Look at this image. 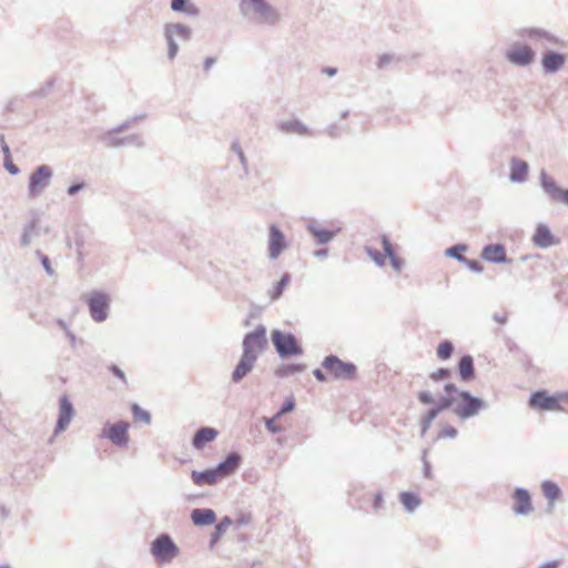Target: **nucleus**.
I'll return each instance as SVG.
<instances>
[{"label":"nucleus","mask_w":568,"mask_h":568,"mask_svg":"<svg viewBox=\"0 0 568 568\" xmlns=\"http://www.w3.org/2000/svg\"><path fill=\"white\" fill-rule=\"evenodd\" d=\"M59 416L55 425V433L63 432L74 416V408L67 395L60 397Z\"/></svg>","instance_id":"2eb2a0df"},{"label":"nucleus","mask_w":568,"mask_h":568,"mask_svg":"<svg viewBox=\"0 0 568 568\" xmlns=\"http://www.w3.org/2000/svg\"><path fill=\"white\" fill-rule=\"evenodd\" d=\"M240 464L241 455L235 452H232L225 457L224 460L219 463L214 468L219 477L222 479L233 474L239 468Z\"/></svg>","instance_id":"412c9836"},{"label":"nucleus","mask_w":568,"mask_h":568,"mask_svg":"<svg viewBox=\"0 0 568 568\" xmlns=\"http://www.w3.org/2000/svg\"><path fill=\"white\" fill-rule=\"evenodd\" d=\"M450 376V371L448 368H438L436 372H434L430 377L434 381H442Z\"/></svg>","instance_id":"5fc2aeb1"},{"label":"nucleus","mask_w":568,"mask_h":568,"mask_svg":"<svg viewBox=\"0 0 568 568\" xmlns=\"http://www.w3.org/2000/svg\"><path fill=\"white\" fill-rule=\"evenodd\" d=\"M171 9L174 12H183L191 17L199 14V9L194 4H190L186 0H171Z\"/></svg>","instance_id":"72a5a7b5"},{"label":"nucleus","mask_w":568,"mask_h":568,"mask_svg":"<svg viewBox=\"0 0 568 568\" xmlns=\"http://www.w3.org/2000/svg\"><path fill=\"white\" fill-rule=\"evenodd\" d=\"M529 405L542 410H561L559 398L548 395L545 390H537L530 395Z\"/></svg>","instance_id":"4468645a"},{"label":"nucleus","mask_w":568,"mask_h":568,"mask_svg":"<svg viewBox=\"0 0 568 568\" xmlns=\"http://www.w3.org/2000/svg\"><path fill=\"white\" fill-rule=\"evenodd\" d=\"M122 140L124 141L123 146L135 145V146L141 148L144 144L143 139L140 134H131V135L122 138Z\"/></svg>","instance_id":"a18cd8bd"},{"label":"nucleus","mask_w":568,"mask_h":568,"mask_svg":"<svg viewBox=\"0 0 568 568\" xmlns=\"http://www.w3.org/2000/svg\"><path fill=\"white\" fill-rule=\"evenodd\" d=\"M458 373L463 382H470L475 378L474 359L470 355H464L458 362Z\"/></svg>","instance_id":"cd10ccee"},{"label":"nucleus","mask_w":568,"mask_h":568,"mask_svg":"<svg viewBox=\"0 0 568 568\" xmlns=\"http://www.w3.org/2000/svg\"><path fill=\"white\" fill-rule=\"evenodd\" d=\"M481 257L494 264L509 263L507 258L506 248L503 244H488L483 247Z\"/></svg>","instance_id":"a211bd4d"},{"label":"nucleus","mask_w":568,"mask_h":568,"mask_svg":"<svg viewBox=\"0 0 568 568\" xmlns=\"http://www.w3.org/2000/svg\"><path fill=\"white\" fill-rule=\"evenodd\" d=\"M444 389L449 396H455L456 398H458L459 394L464 392L458 389L456 385L452 383L445 384Z\"/></svg>","instance_id":"4d7b16f0"},{"label":"nucleus","mask_w":568,"mask_h":568,"mask_svg":"<svg viewBox=\"0 0 568 568\" xmlns=\"http://www.w3.org/2000/svg\"><path fill=\"white\" fill-rule=\"evenodd\" d=\"M131 410L135 422H143L145 424L151 423V414L148 410L141 408L138 404H133Z\"/></svg>","instance_id":"ea45409f"},{"label":"nucleus","mask_w":568,"mask_h":568,"mask_svg":"<svg viewBox=\"0 0 568 568\" xmlns=\"http://www.w3.org/2000/svg\"><path fill=\"white\" fill-rule=\"evenodd\" d=\"M110 301V296L100 291H93L88 294L87 303L94 322L102 323L108 318Z\"/></svg>","instance_id":"6e6552de"},{"label":"nucleus","mask_w":568,"mask_h":568,"mask_svg":"<svg viewBox=\"0 0 568 568\" xmlns=\"http://www.w3.org/2000/svg\"><path fill=\"white\" fill-rule=\"evenodd\" d=\"M456 405V397L455 396H443L437 405L433 407L438 414L445 409H448L449 407H453Z\"/></svg>","instance_id":"37998d69"},{"label":"nucleus","mask_w":568,"mask_h":568,"mask_svg":"<svg viewBox=\"0 0 568 568\" xmlns=\"http://www.w3.org/2000/svg\"><path fill=\"white\" fill-rule=\"evenodd\" d=\"M454 352V345L450 341H443L437 347V356L440 359H448Z\"/></svg>","instance_id":"a19ab883"},{"label":"nucleus","mask_w":568,"mask_h":568,"mask_svg":"<svg viewBox=\"0 0 568 568\" xmlns=\"http://www.w3.org/2000/svg\"><path fill=\"white\" fill-rule=\"evenodd\" d=\"M54 85V81L53 80H49L44 83L43 87H41L39 90L34 91L32 93L33 97H45L47 94H49V92L52 90Z\"/></svg>","instance_id":"de8ad7c7"},{"label":"nucleus","mask_w":568,"mask_h":568,"mask_svg":"<svg viewBox=\"0 0 568 568\" xmlns=\"http://www.w3.org/2000/svg\"><path fill=\"white\" fill-rule=\"evenodd\" d=\"M423 473L426 478H432V467L426 458L423 459Z\"/></svg>","instance_id":"0e129e2a"},{"label":"nucleus","mask_w":568,"mask_h":568,"mask_svg":"<svg viewBox=\"0 0 568 568\" xmlns=\"http://www.w3.org/2000/svg\"><path fill=\"white\" fill-rule=\"evenodd\" d=\"M513 498L515 504L513 506V511L517 516H527L532 511L531 497L527 489L525 488H516Z\"/></svg>","instance_id":"dca6fc26"},{"label":"nucleus","mask_w":568,"mask_h":568,"mask_svg":"<svg viewBox=\"0 0 568 568\" xmlns=\"http://www.w3.org/2000/svg\"><path fill=\"white\" fill-rule=\"evenodd\" d=\"M541 489L545 497L548 499L547 511L551 513L555 507V500L560 497L561 490L556 483L550 480L542 481Z\"/></svg>","instance_id":"c85d7f7f"},{"label":"nucleus","mask_w":568,"mask_h":568,"mask_svg":"<svg viewBox=\"0 0 568 568\" xmlns=\"http://www.w3.org/2000/svg\"><path fill=\"white\" fill-rule=\"evenodd\" d=\"M52 176L53 170L50 165L37 166L29 176L28 196L30 199L39 197L50 186Z\"/></svg>","instance_id":"7ed1b4c3"},{"label":"nucleus","mask_w":568,"mask_h":568,"mask_svg":"<svg viewBox=\"0 0 568 568\" xmlns=\"http://www.w3.org/2000/svg\"><path fill=\"white\" fill-rule=\"evenodd\" d=\"M418 399L423 404H432L434 402V398L432 394L428 390H422L418 393Z\"/></svg>","instance_id":"13d9d810"},{"label":"nucleus","mask_w":568,"mask_h":568,"mask_svg":"<svg viewBox=\"0 0 568 568\" xmlns=\"http://www.w3.org/2000/svg\"><path fill=\"white\" fill-rule=\"evenodd\" d=\"M133 125V122L130 119H128L126 121H124L123 123L116 125L115 128H113V130L118 133H121V132H124L125 130H128L129 128H131Z\"/></svg>","instance_id":"052dcab7"},{"label":"nucleus","mask_w":568,"mask_h":568,"mask_svg":"<svg viewBox=\"0 0 568 568\" xmlns=\"http://www.w3.org/2000/svg\"><path fill=\"white\" fill-rule=\"evenodd\" d=\"M232 525V519L227 516L223 517L220 523L215 526L214 531L211 534L210 538V548H213L214 545L221 539V537L225 534L227 528Z\"/></svg>","instance_id":"2f4dec72"},{"label":"nucleus","mask_w":568,"mask_h":568,"mask_svg":"<svg viewBox=\"0 0 568 568\" xmlns=\"http://www.w3.org/2000/svg\"><path fill=\"white\" fill-rule=\"evenodd\" d=\"M464 264L473 272L475 273H481L484 271L483 265L477 260H469L466 257V261H464Z\"/></svg>","instance_id":"603ef678"},{"label":"nucleus","mask_w":568,"mask_h":568,"mask_svg":"<svg viewBox=\"0 0 568 568\" xmlns=\"http://www.w3.org/2000/svg\"><path fill=\"white\" fill-rule=\"evenodd\" d=\"M365 252L375 262V264L377 266L385 265V256L379 251H377L371 246H365Z\"/></svg>","instance_id":"c03bdc74"},{"label":"nucleus","mask_w":568,"mask_h":568,"mask_svg":"<svg viewBox=\"0 0 568 568\" xmlns=\"http://www.w3.org/2000/svg\"><path fill=\"white\" fill-rule=\"evenodd\" d=\"M164 37L168 43V58L170 60H174L179 52V45L175 38L189 41L192 37V30L185 24L169 23L164 27Z\"/></svg>","instance_id":"0eeeda50"},{"label":"nucleus","mask_w":568,"mask_h":568,"mask_svg":"<svg viewBox=\"0 0 568 568\" xmlns=\"http://www.w3.org/2000/svg\"><path fill=\"white\" fill-rule=\"evenodd\" d=\"M37 255L40 257L41 264L43 268L45 270L48 275H53L54 271L51 266L50 260L47 255L42 254L40 251H37Z\"/></svg>","instance_id":"09e8293b"},{"label":"nucleus","mask_w":568,"mask_h":568,"mask_svg":"<svg viewBox=\"0 0 568 568\" xmlns=\"http://www.w3.org/2000/svg\"><path fill=\"white\" fill-rule=\"evenodd\" d=\"M128 429L129 423L120 420L109 427H104L101 436L109 438L118 447H124L129 442Z\"/></svg>","instance_id":"f8f14e48"},{"label":"nucleus","mask_w":568,"mask_h":568,"mask_svg":"<svg viewBox=\"0 0 568 568\" xmlns=\"http://www.w3.org/2000/svg\"><path fill=\"white\" fill-rule=\"evenodd\" d=\"M306 230L315 237L316 244L318 245L329 243L341 232V227L334 230L321 229L316 221L307 223Z\"/></svg>","instance_id":"6ab92c4d"},{"label":"nucleus","mask_w":568,"mask_h":568,"mask_svg":"<svg viewBox=\"0 0 568 568\" xmlns=\"http://www.w3.org/2000/svg\"><path fill=\"white\" fill-rule=\"evenodd\" d=\"M458 435V432L453 426H445L438 434L439 438H455Z\"/></svg>","instance_id":"3c124183"},{"label":"nucleus","mask_w":568,"mask_h":568,"mask_svg":"<svg viewBox=\"0 0 568 568\" xmlns=\"http://www.w3.org/2000/svg\"><path fill=\"white\" fill-rule=\"evenodd\" d=\"M151 552L159 562H170L180 549L170 535L161 534L151 544Z\"/></svg>","instance_id":"423d86ee"},{"label":"nucleus","mask_w":568,"mask_h":568,"mask_svg":"<svg viewBox=\"0 0 568 568\" xmlns=\"http://www.w3.org/2000/svg\"><path fill=\"white\" fill-rule=\"evenodd\" d=\"M383 250L385 252V256L389 258L392 267L399 272L403 267V261L395 254L393 245L389 239L386 235L382 236Z\"/></svg>","instance_id":"7c9ffc66"},{"label":"nucleus","mask_w":568,"mask_h":568,"mask_svg":"<svg viewBox=\"0 0 568 568\" xmlns=\"http://www.w3.org/2000/svg\"><path fill=\"white\" fill-rule=\"evenodd\" d=\"M294 407H295L294 398L293 397L286 398L284 404L282 405L281 409L275 415V418H277L286 413L292 412L294 409Z\"/></svg>","instance_id":"49530a36"},{"label":"nucleus","mask_w":568,"mask_h":568,"mask_svg":"<svg viewBox=\"0 0 568 568\" xmlns=\"http://www.w3.org/2000/svg\"><path fill=\"white\" fill-rule=\"evenodd\" d=\"M219 435V432L212 427L199 428L193 438L192 445L195 449H202L207 443L213 442Z\"/></svg>","instance_id":"b1692460"},{"label":"nucleus","mask_w":568,"mask_h":568,"mask_svg":"<svg viewBox=\"0 0 568 568\" xmlns=\"http://www.w3.org/2000/svg\"><path fill=\"white\" fill-rule=\"evenodd\" d=\"M382 504H383V495H382V493H377L373 500V508L375 510H378L382 507Z\"/></svg>","instance_id":"e2e57ef3"},{"label":"nucleus","mask_w":568,"mask_h":568,"mask_svg":"<svg viewBox=\"0 0 568 568\" xmlns=\"http://www.w3.org/2000/svg\"><path fill=\"white\" fill-rule=\"evenodd\" d=\"M257 354L242 353V356L232 372V381L240 383L254 367Z\"/></svg>","instance_id":"f3484780"},{"label":"nucleus","mask_w":568,"mask_h":568,"mask_svg":"<svg viewBox=\"0 0 568 568\" xmlns=\"http://www.w3.org/2000/svg\"><path fill=\"white\" fill-rule=\"evenodd\" d=\"M466 251H467V245L456 244V245L448 247L445 251V255L448 257L455 258L460 263H464V261H466V257L463 255V253Z\"/></svg>","instance_id":"e433bc0d"},{"label":"nucleus","mask_w":568,"mask_h":568,"mask_svg":"<svg viewBox=\"0 0 568 568\" xmlns=\"http://www.w3.org/2000/svg\"><path fill=\"white\" fill-rule=\"evenodd\" d=\"M322 366L335 378L352 381L356 376V365L351 362H343L336 355H328L322 362Z\"/></svg>","instance_id":"39448f33"},{"label":"nucleus","mask_w":568,"mask_h":568,"mask_svg":"<svg viewBox=\"0 0 568 568\" xmlns=\"http://www.w3.org/2000/svg\"><path fill=\"white\" fill-rule=\"evenodd\" d=\"M239 9L244 18L258 24L276 26L282 20L280 12L266 0H241Z\"/></svg>","instance_id":"f257e3e1"},{"label":"nucleus","mask_w":568,"mask_h":568,"mask_svg":"<svg viewBox=\"0 0 568 568\" xmlns=\"http://www.w3.org/2000/svg\"><path fill=\"white\" fill-rule=\"evenodd\" d=\"M326 132L332 138H337L341 135V129L336 124H332V125L327 126Z\"/></svg>","instance_id":"680f3d73"},{"label":"nucleus","mask_w":568,"mask_h":568,"mask_svg":"<svg viewBox=\"0 0 568 568\" xmlns=\"http://www.w3.org/2000/svg\"><path fill=\"white\" fill-rule=\"evenodd\" d=\"M313 375L314 377L318 381V382H326L327 378H326V375L322 372V369L320 368H316L313 371Z\"/></svg>","instance_id":"338daca9"},{"label":"nucleus","mask_w":568,"mask_h":568,"mask_svg":"<svg viewBox=\"0 0 568 568\" xmlns=\"http://www.w3.org/2000/svg\"><path fill=\"white\" fill-rule=\"evenodd\" d=\"M532 242L537 247L548 248L555 245V239L549 227L545 224H538L532 236Z\"/></svg>","instance_id":"393cba45"},{"label":"nucleus","mask_w":568,"mask_h":568,"mask_svg":"<svg viewBox=\"0 0 568 568\" xmlns=\"http://www.w3.org/2000/svg\"><path fill=\"white\" fill-rule=\"evenodd\" d=\"M507 60L518 67L529 65L535 60V52L525 44H515L506 52Z\"/></svg>","instance_id":"ddd939ff"},{"label":"nucleus","mask_w":568,"mask_h":568,"mask_svg":"<svg viewBox=\"0 0 568 568\" xmlns=\"http://www.w3.org/2000/svg\"><path fill=\"white\" fill-rule=\"evenodd\" d=\"M518 34L523 38H528L541 48H548L550 45H558L559 39L552 33L539 29V28H525L521 29Z\"/></svg>","instance_id":"9d476101"},{"label":"nucleus","mask_w":568,"mask_h":568,"mask_svg":"<svg viewBox=\"0 0 568 568\" xmlns=\"http://www.w3.org/2000/svg\"><path fill=\"white\" fill-rule=\"evenodd\" d=\"M438 416V413L432 407L427 414L422 418V432L420 435L425 436L434 419Z\"/></svg>","instance_id":"79ce46f5"},{"label":"nucleus","mask_w":568,"mask_h":568,"mask_svg":"<svg viewBox=\"0 0 568 568\" xmlns=\"http://www.w3.org/2000/svg\"><path fill=\"white\" fill-rule=\"evenodd\" d=\"M266 329L263 325H258L253 332L244 336L242 346L243 353L257 354V349H263L266 345Z\"/></svg>","instance_id":"9b49d317"},{"label":"nucleus","mask_w":568,"mask_h":568,"mask_svg":"<svg viewBox=\"0 0 568 568\" xmlns=\"http://www.w3.org/2000/svg\"><path fill=\"white\" fill-rule=\"evenodd\" d=\"M116 134L119 133L111 129L102 133L99 139L106 148H122L124 141L122 138H118Z\"/></svg>","instance_id":"f704fd0d"},{"label":"nucleus","mask_w":568,"mask_h":568,"mask_svg":"<svg viewBox=\"0 0 568 568\" xmlns=\"http://www.w3.org/2000/svg\"><path fill=\"white\" fill-rule=\"evenodd\" d=\"M191 478L197 486L215 485L221 479L214 467L203 471L192 470Z\"/></svg>","instance_id":"bb28decb"},{"label":"nucleus","mask_w":568,"mask_h":568,"mask_svg":"<svg viewBox=\"0 0 568 568\" xmlns=\"http://www.w3.org/2000/svg\"><path fill=\"white\" fill-rule=\"evenodd\" d=\"M305 369L304 364H286L280 367L276 372L278 377H287L295 373H301Z\"/></svg>","instance_id":"58836bf2"},{"label":"nucleus","mask_w":568,"mask_h":568,"mask_svg":"<svg viewBox=\"0 0 568 568\" xmlns=\"http://www.w3.org/2000/svg\"><path fill=\"white\" fill-rule=\"evenodd\" d=\"M291 281V276L288 273H284L281 277V280L275 284L273 291L271 292V298L277 300L282 296L283 291L288 285Z\"/></svg>","instance_id":"4c0bfd02"},{"label":"nucleus","mask_w":568,"mask_h":568,"mask_svg":"<svg viewBox=\"0 0 568 568\" xmlns=\"http://www.w3.org/2000/svg\"><path fill=\"white\" fill-rule=\"evenodd\" d=\"M38 234L37 232V220L28 223L22 232L20 243L22 246H28L32 242V239Z\"/></svg>","instance_id":"c9c22d12"},{"label":"nucleus","mask_w":568,"mask_h":568,"mask_svg":"<svg viewBox=\"0 0 568 568\" xmlns=\"http://www.w3.org/2000/svg\"><path fill=\"white\" fill-rule=\"evenodd\" d=\"M566 62V55L556 51H547L541 59V67L546 73H556Z\"/></svg>","instance_id":"aec40b11"},{"label":"nucleus","mask_w":568,"mask_h":568,"mask_svg":"<svg viewBox=\"0 0 568 568\" xmlns=\"http://www.w3.org/2000/svg\"><path fill=\"white\" fill-rule=\"evenodd\" d=\"M395 57L390 53H383L378 57L377 68L385 69L390 62H393Z\"/></svg>","instance_id":"8fccbe9b"},{"label":"nucleus","mask_w":568,"mask_h":568,"mask_svg":"<svg viewBox=\"0 0 568 568\" xmlns=\"http://www.w3.org/2000/svg\"><path fill=\"white\" fill-rule=\"evenodd\" d=\"M540 185L545 193H547L551 200L557 201L560 197L561 187L546 173L545 170L540 172Z\"/></svg>","instance_id":"c756f323"},{"label":"nucleus","mask_w":568,"mask_h":568,"mask_svg":"<svg viewBox=\"0 0 568 568\" xmlns=\"http://www.w3.org/2000/svg\"><path fill=\"white\" fill-rule=\"evenodd\" d=\"M190 517L193 525L199 527L212 525L216 520L215 511L210 508H194Z\"/></svg>","instance_id":"5701e85b"},{"label":"nucleus","mask_w":568,"mask_h":568,"mask_svg":"<svg viewBox=\"0 0 568 568\" xmlns=\"http://www.w3.org/2000/svg\"><path fill=\"white\" fill-rule=\"evenodd\" d=\"M287 248L284 233L276 224L268 226V257L276 260Z\"/></svg>","instance_id":"1a4fd4ad"},{"label":"nucleus","mask_w":568,"mask_h":568,"mask_svg":"<svg viewBox=\"0 0 568 568\" xmlns=\"http://www.w3.org/2000/svg\"><path fill=\"white\" fill-rule=\"evenodd\" d=\"M109 371L115 376L118 377L124 385H126V377H125V374L124 372L116 365L112 364L109 366Z\"/></svg>","instance_id":"864d4df0"},{"label":"nucleus","mask_w":568,"mask_h":568,"mask_svg":"<svg viewBox=\"0 0 568 568\" xmlns=\"http://www.w3.org/2000/svg\"><path fill=\"white\" fill-rule=\"evenodd\" d=\"M529 165L526 161L513 158L510 161L509 180L513 183H523L527 180Z\"/></svg>","instance_id":"4be33fe9"},{"label":"nucleus","mask_w":568,"mask_h":568,"mask_svg":"<svg viewBox=\"0 0 568 568\" xmlns=\"http://www.w3.org/2000/svg\"><path fill=\"white\" fill-rule=\"evenodd\" d=\"M3 165L6 170L12 175H17L20 172L19 168L12 162L11 156L4 158Z\"/></svg>","instance_id":"6e6d98bb"},{"label":"nucleus","mask_w":568,"mask_h":568,"mask_svg":"<svg viewBox=\"0 0 568 568\" xmlns=\"http://www.w3.org/2000/svg\"><path fill=\"white\" fill-rule=\"evenodd\" d=\"M276 126L285 134L307 135L310 133L308 128L297 119L278 121Z\"/></svg>","instance_id":"a878e982"},{"label":"nucleus","mask_w":568,"mask_h":568,"mask_svg":"<svg viewBox=\"0 0 568 568\" xmlns=\"http://www.w3.org/2000/svg\"><path fill=\"white\" fill-rule=\"evenodd\" d=\"M274 419H275V416L273 418H270L266 420L265 425H266V428L271 432V433H278L280 432V428L276 427L274 425Z\"/></svg>","instance_id":"69168bd1"},{"label":"nucleus","mask_w":568,"mask_h":568,"mask_svg":"<svg viewBox=\"0 0 568 568\" xmlns=\"http://www.w3.org/2000/svg\"><path fill=\"white\" fill-rule=\"evenodd\" d=\"M487 404L484 399L474 396L470 392L466 390L459 394L456 398V405L453 412L460 419H468L479 414L480 410L486 409Z\"/></svg>","instance_id":"f03ea898"},{"label":"nucleus","mask_w":568,"mask_h":568,"mask_svg":"<svg viewBox=\"0 0 568 568\" xmlns=\"http://www.w3.org/2000/svg\"><path fill=\"white\" fill-rule=\"evenodd\" d=\"M400 503L408 513L415 511L422 504V499L414 493L404 491L399 495Z\"/></svg>","instance_id":"473e14b6"},{"label":"nucleus","mask_w":568,"mask_h":568,"mask_svg":"<svg viewBox=\"0 0 568 568\" xmlns=\"http://www.w3.org/2000/svg\"><path fill=\"white\" fill-rule=\"evenodd\" d=\"M559 561L552 560L541 564L538 568H558Z\"/></svg>","instance_id":"774afa93"},{"label":"nucleus","mask_w":568,"mask_h":568,"mask_svg":"<svg viewBox=\"0 0 568 568\" xmlns=\"http://www.w3.org/2000/svg\"><path fill=\"white\" fill-rule=\"evenodd\" d=\"M85 184L84 182H79V183H74V184H71L67 192L70 196H73L75 195L78 192L82 191L84 189Z\"/></svg>","instance_id":"bf43d9fd"},{"label":"nucleus","mask_w":568,"mask_h":568,"mask_svg":"<svg viewBox=\"0 0 568 568\" xmlns=\"http://www.w3.org/2000/svg\"><path fill=\"white\" fill-rule=\"evenodd\" d=\"M271 337L280 357L287 358L303 354V348L292 333H283L280 329H274Z\"/></svg>","instance_id":"20e7f679"}]
</instances>
